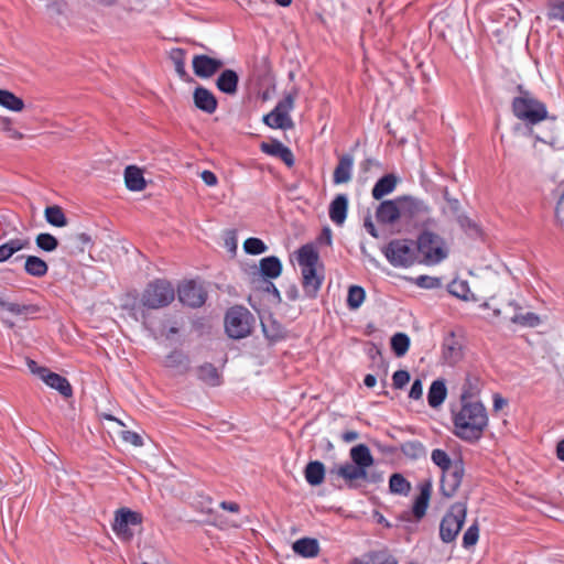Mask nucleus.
<instances>
[{"mask_svg": "<svg viewBox=\"0 0 564 564\" xmlns=\"http://www.w3.org/2000/svg\"><path fill=\"white\" fill-rule=\"evenodd\" d=\"M488 424L485 406L480 402L462 403L454 415L455 435L467 442L478 441Z\"/></svg>", "mask_w": 564, "mask_h": 564, "instance_id": "f257e3e1", "label": "nucleus"}, {"mask_svg": "<svg viewBox=\"0 0 564 564\" xmlns=\"http://www.w3.org/2000/svg\"><path fill=\"white\" fill-rule=\"evenodd\" d=\"M296 260L301 269L304 295L308 299H315L324 281L319 254L314 246L304 245L296 251Z\"/></svg>", "mask_w": 564, "mask_h": 564, "instance_id": "f03ea898", "label": "nucleus"}, {"mask_svg": "<svg viewBox=\"0 0 564 564\" xmlns=\"http://www.w3.org/2000/svg\"><path fill=\"white\" fill-rule=\"evenodd\" d=\"M419 263L424 265H436L447 259L449 248L445 239L431 230H423L416 239V253Z\"/></svg>", "mask_w": 564, "mask_h": 564, "instance_id": "7ed1b4c3", "label": "nucleus"}, {"mask_svg": "<svg viewBox=\"0 0 564 564\" xmlns=\"http://www.w3.org/2000/svg\"><path fill=\"white\" fill-rule=\"evenodd\" d=\"M520 96L512 100L513 115L527 124H536L547 117L546 106L530 91L519 87Z\"/></svg>", "mask_w": 564, "mask_h": 564, "instance_id": "20e7f679", "label": "nucleus"}, {"mask_svg": "<svg viewBox=\"0 0 564 564\" xmlns=\"http://www.w3.org/2000/svg\"><path fill=\"white\" fill-rule=\"evenodd\" d=\"M467 506L465 502H456L451 506L440 523V539L443 543H452L456 540L465 523Z\"/></svg>", "mask_w": 564, "mask_h": 564, "instance_id": "39448f33", "label": "nucleus"}, {"mask_svg": "<svg viewBox=\"0 0 564 564\" xmlns=\"http://www.w3.org/2000/svg\"><path fill=\"white\" fill-rule=\"evenodd\" d=\"M175 299L172 284L165 280H155L147 285L141 296L143 307L159 310L167 306Z\"/></svg>", "mask_w": 564, "mask_h": 564, "instance_id": "423d86ee", "label": "nucleus"}, {"mask_svg": "<svg viewBox=\"0 0 564 564\" xmlns=\"http://www.w3.org/2000/svg\"><path fill=\"white\" fill-rule=\"evenodd\" d=\"M423 204L421 200L410 195L399 196L390 199V226L395 221L410 226L422 213Z\"/></svg>", "mask_w": 564, "mask_h": 564, "instance_id": "0eeeda50", "label": "nucleus"}, {"mask_svg": "<svg viewBox=\"0 0 564 564\" xmlns=\"http://www.w3.org/2000/svg\"><path fill=\"white\" fill-rule=\"evenodd\" d=\"M253 315L243 306L230 307L225 317V329L229 337L241 339L250 335Z\"/></svg>", "mask_w": 564, "mask_h": 564, "instance_id": "6e6552de", "label": "nucleus"}, {"mask_svg": "<svg viewBox=\"0 0 564 564\" xmlns=\"http://www.w3.org/2000/svg\"><path fill=\"white\" fill-rule=\"evenodd\" d=\"M296 96L297 89L293 88L292 91L276 104L270 113L263 117L264 123L274 129L286 130L293 128L294 124L289 113L294 108Z\"/></svg>", "mask_w": 564, "mask_h": 564, "instance_id": "1a4fd4ad", "label": "nucleus"}, {"mask_svg": "<svg viewBox=\"0 0 564 564\" xmlns=\"http://www.w3.org/2000/svg\"><path fill=\"white\" fill-rule=\"evenodd\" d=\"M143 517L140 512L132 511L129 508H120L115 512L112 531L118 539L130 542L133 539V527L141 525Z\"/></svg>", "mask_w": 564, "mask_h": 564, "instance_id": "9d476101", "label": "nucleus"}, {"mask_svg": "<svg viewBox=\"0 0 564 564\" xmlns=\"http://www.w3.org/2000/svg\"><path fill=\"white\" fill-rule=\"evenodd\" d=\"M416 240L401 239L390 241V263L394 267H411L419 263Z\"/></svg>", "mask_w": 564, "mask_h": 564, "instance_id": "9b49d317", "label": "nucleus"}, {"mask_svg": "<svg viewBox=\"0 0 564 564\" xmlns=\"http://www.w3.org/2000/svg\"><path fill=\"white\" fill-rule=\"evenodd\" d=\"M364 228L373 238H384L388 234V200H382L375 207L373 214L364 219Z\"/></svg>", "mask_w": 564, "mask_h": 564, "instance_id": "f8f14e48", "label": "nucleus"}, {"mask_svg": "<svg viewBox=\"0 0 564 564\" xmlns=\"http://www.w3.org/2000/svg\"><path fill=\"white\" fill-rule=\"evenodd\" d=\"M40 312L35 304H24L13 301L9 294L0 293V318L8 322L9 317L32 316Z\"/></svg>", "mask_w": 564, "mask_h": 564, "instance_id": "ddd939ff", "label": "nucleus"}, {"mask_svg": "<svg viewBox=\"0 0 564 564\" xmlns=\"http://www.w3.org/2000/svg\"><path fill=\"white\" fill-rule=\"evenodd\" d=\"M419 489L420 494L419 496L415 497L411 511H405L401 516V520L410 521V518L412 516L416 522H420L425 517L432 495L431 481H422L419 486Z\"/></svg>", "mask_w": 564, "mask_h": 564, "instance_id": "4468645a", "label": "nucleus"}, {"mask_svg": "<svg viewBox=\"0 0 564 564\" xmlns=\"http://www.w3.org/2000/svg\"><path fill=\"white\" fill-rule=\"evenodd\" d=\"M442 473L440 490L444 497L451 498L455 495L462 484L464 475L463 465L456 463L453 467L443 470Z\"/></svg>", "mask_w": 564, "mask_h": 564, "instance_id": "2eb2a0df", "label": "nucleus"}, {"mask_svg": "<svg viewBox=\"0 0 564 564\" xmlns=\"http://www.w3.org/2000/svg\"><path fill=\"white\" fill-rule=\"evenodd\" d=\"M178 300L191 307H199L206 301V292L200 284L187 281L178 288Z\"/></svg>", "mask_w": 564, "mask_h": 564, "instance_id": "dca6fc26", "label": "nucleus"}, {"mask_svg": "<svg viewBox=\"0 0 564 564\" xmlns=\"http://www.w3.org/2000/svg\"><path fill=\"white\" fill-rule=\"evenodd\" d=\"M463 357V346L454 332H449L443 338L442 359L448 366L456 365Z\"/></svg>", "mask_w": 564, "mask_h": 564, "instance_id": "f3484780", "label": "nucleus"}, {"mask_svg": "<svg viewBox=\"0 0 564 564\" xmlns=\"http://www.w3.org/2000/svg\"><path fill=\"white\" fill-rule=\"evenodd\" d=\"M194 74L200 78H209L224 65L223 61L200 54L195 55L192 62Z\"/></svg>", "mask_w": 564, "mask_h": 564, "instance_id": "a211bd4d", "label": "nucleus"}, {"mask_svg": "<svg viewBox=\"0 0 564 564\" xmlns=\"http://www.w3.org/2000/svg\"><path fill=\"white\" fill-rule=\"evenodd\" d=\"M508 308L512 310V314H506V318L512 324L520 325L522 327H536L541 324V318L533 312H522V307L516 301L508 302Z\"/></svg>", "mask_w": 564, "mask_h": 564, "instance_id": "6ab92c4d", "label": "nucleus"}, {"mask_svg": "<svg viewBox=\"0 0 564 564\" xmlns=\"http://www.w3.org/2000/svg\"><path fill=\"white\" fill-rule=\"evenodd\" d=\"M193 99L195 106L206 113H214L217 109L218 102L216 97L210 90L203 86L195 88Z\"/></svg>", "mask_w": 564, "mask_h": 564, "instance_id": "aec40b11", "label": "nucleus"}, {"mask_svg": "<svg viewBox=\"0 0 564 564\" xmlns=\"http://www.w3.org/2000/svg\"><path fill=\"white\" fill-rule=\"evenodd\" d=\"M41 379L52 389L57 390L63 397L69 398L73 394L70 383L65 377L52 372L48 369L41 370Z\"/></svg>", "mask_w": 564, "mask_h": 564, "instance_id": "412c9836", "label": "nucleus"}, {"mask_svg": "<svg viewBox=\"0 0 564 564\" xmlns=\"http://www.w3.org/2000/svg\"><path fill=\"white\" fill-rule=\"evenodd\" d=\"M348 210V198L345 194H338L329 205L328 214L330 220L337 225L341 226L347 218Z\"/></svg>", "mask_w": 564, "mask_h": 564, "instance_id": "4be33fe9", "label": "nucleus"}, {"mask_svg": "<svg viewBox=\"0 0 564 564\" xmlns=\"http://www.w3.org/2000/svg\"><path fill=\"white\" fill-rule=\"evenodd\" d=\"M261 150L269 155L281 159L289 167L294 165V155L292 151L280 141L262 143Z\"/></svg>", "mask_w": 564, "mask_h": 564, "instance_id": "5701e85b", "label": "nucleus"}, {"mask_svg": "<svg viewBox=\"0 0 564 564\" xmlns=\"http://www.w3.org/2000/svg\"><path fill=\"white\" fill-rule=\"evenodd\" d=\"M330 474H336L348 484H352L355 480L365 479L367 477V470H364V468L352 463H345L337 468L332 469Z\"/></svg>", "mask_w": 564, "mask_h": 564, "instance_id": "b1692460", "label": "nucleus"}, {"mask_svg": "<svg viewBox=\"0 0 564 564\" xmlns=\"http://www.w3.org/2000/svg\"><path fill=\"white\" fill-rule=\"evenodd\" d=\"M292 550L297 555L311 558L318 555L319 543L314 538H301L293 543Z\"/></svg>", "mask_w": 564, "mask_h": 564, "instance_id": "393cba45", "label": "nucleus"}, {"mask_svg": "<svg viewBox=\"0 0 564 564\" xmlns=\"http://www.w3.org/2000/svg\"><path fill=\"white\" fill-rule=\"evenodd\" d=\"M239 77L232 69H225L217 78V88L227 95H235L238 88Z\"/></svg>", "mask_w": 564, "mask_h": 564, "instance_id": "a878e982", "label": "nucleus"}, {"mask_svg": "<svg viewBox=\"0 0 564 564\" xmlns=\"http://www.w3.org/2000/svg\"><path fill=\"white\" fill-rule=\"evenodd\" d=\"M447 388L445 380L437 379L432 382L427 392V403L431 408H438L446 399Z\"/></svg>", "mask_w": 564, "mask_h": 564, "instance_id": "bb28decb", "label": "nucleus"}, {"mask_svg": "<svg viewBox=\"0 0 564 564\" xmlns=\"http://www.w3.org/2000/svg\"><path fill=\"white\" fill-rule=\"evenodd\" d=\"M354 160L350 155H344L339 159L335 167L333 181L335 184H344L350 181Z\"/></svg>", "mask_w": 564, "mask_h": 564, "instance_id": "cd10ccee", "label": "nucleus"}, {"mask_svg": "<svg viewBox=\"0 0 564 564\" xmlns=\"http://www.w3.org/2000/svg\"><path fill=\"white\" fill-rule=\"evenodd\" d=\"M260 273L267 279H276L282 273V262L275 256L262 258L260 260Z\"/></svg>", "mask_w": 564, "mask_h": 564, "instance_id": "c85d7f7f", "label": "nucleus"}, {"mask_svg": "<svg viewBox=\"0 0 564 564\" xmlns=\"http://www.w3.org/2000/svg\"><path fill=\"white\" fill-rule=\"evenodd\" d=\"M124 182L126 186L133 192H140L145 187V180L142 171L134 166L129 165L124 170Z\"/></svg>", "mask_w": 564, "mask_h": 564, "instance_id": "c756f323", "label": "nucleus"}, {"mask_svg": "<svg viewBox=\"0 0 564 564\" xmlns=\"http://www.w3.org/2000/svg\"><path fill=\"white\" fill-rule=\"evenodd\" d=\"M30 247V239L28 238H15L10 239L0 246V262H4L10 259L15 252L26 249Z\"/></svg>", "mask_w": 564, "mask_h": 564, "instance_id": "7c9ffc66", "label": "nucleus"}, {"mask_svg": "<svg viewBox=\"0 0 564 564\" xmlns=\"http://www.w3.org/2000/svg\"><path fill=\"white\" fill-rule=\"evenodd\" d=\"M305 480L311 486H318L325 478V466L319 460L310 462L304 470Z\"/></svg>", "mask_w": 564, "mask_h": 564, "instance_id": "2f4dec72", "label": "nucleus"}, {"mask_svg": "<svg viewBox=\"0 0 564 564\" xmlns=\"http://www.w3.org/2000/svg\"><path fill=\"white\" fill-rule=\"evenodd\" d=\"M197 377L210 387H217L221 383V375L218 369L208 362L197 368Z\"/></svg>", "mask_w": 564, "mask_h": 564, "instance_id": "473e14b6", "label": "nucleus"}, {"mask_svg": "<svg viewBox=\"0 0 564 564\" xmlns=\"http://www.w3.org/2000/svg\"><path fill=\"white\" fill-rule=\"evenodd\" d=\"M350 458L352 464L364 468V470L370 467L373 463L369 448L364 444L354 446L350 449Z\"/></svg>", "mask_w": 564, "mask_h": 564, "instance_id": "72a5a7b5", "label": "nucleus"}, {"mask_svg": "<svg viewBox=\"0 0 564 564\" xmlns=\"http://www.w3.org/2000/svg\"><path fill=\"white\" fill-rule=\"evenodd\" d=\"M24 270L31 276L42 278L46 275L48 265L43 259L36 256H28L25 258Z\"/></svg>", "mask_w": 564, "mask_h": 564, "instance_id": "f704fd0d", "label": "nucleus"}, {"mask_svg": "<svg viewBox=\"0 0 564 564\" xmlns=\"http://www.w3.org/2000/svg\"><path fill=\"white\" fill-rule=\"evenodd\" d=\"M411 482L399 473L390 476V494L408 497L411 492Z\"/></svg>", "mask_w": 564, "mask_h": 564, "instance_id": "c9c22d12", "label": "nucleus"}, {"mask_svg": "<svg viewBox=\"0 0 564 564\" xmlns=\"http://www.w3.org/2000/svg\"><path fill=\"white\" fill-rule=\"evenodd\" d=\"M411 339L410 337L402 332L395 333L390 338V349L394 352L397 357H403L410 348Z\"/></svg>", "mask_w": 564, "mask_h": 564, "instance_id": "e433bc0d", "label": "nucleus"}, {"mask_svg": "<svg viewBox=\"0 0 564 564\" xmlns=\"http://www.w3.org/2000/svg\"><path fill=\"white\" fill-rule=\"evenodd\" d=\"M480 391V382L477 377L467 376L462 388L460 400L462 403L473 402L474 399Z\"/></svg>", "mask_w": 564, "mask_h": 564, "instance_id": "4c0bfd02", "label": "nucleus"}, {"mask_svg": "<svg viewBox=\"0 0 564 564\" xmlns=\"http://www.w3.org/2000/svg\"><path fill=\"white\" fill-rule=\"evenodd\" d=\"M44 216L46 221L55 227H64L67 225L66 216L63 212V209L57 206H47L44 210Z\"/></svg>", "mask_w": 564, "mask_h": 564, "instance_id": "58836bf2", "label": "nucleus"}, {"mask_svg": "<svg viewBox=\"0 0 564 564\" xmlns=\"http://www.w3.org/2000/svg\"><path fill=\"white\" fill-rule=\"evenodd\" d=\"M185 50L180 47L173 48L170 53V58L174 64L175 72L183 80L187 79L188 77V74L185 69Z\"/></svg>", "mask_w": 564, "mask_h": 564, "instance_id": "ea45409f", "label": "nucleus"}, {"mask_svg": "<svg viewBox=\"0 0 564 564\" xmlns=\"http://www.w3.org/2000/svg\"><path fill=\"white\" fill-rule=\"evenodd\" d=\"M0 106L11 111H21L24 108V102L11 91L0 89Z\"/></svg>", "mask_w": 564, "mask_h": 564, "instance_id": "a19ab883", "label": "nucleus"}, {"mask_svg": "<svg viewBox=\"0 0 564 564\" xmlns=\"http://www.w3.org/2000/svg\"><path fill=\"white\" fill-rule=\"evenodd\" d=\"M400 451L408 457L416 459L425 455V447L419 441H409L400 445Z\"/></svg>", "mask_w": 564, "mask_h": 564, "instance_id": "79ce46f5", "label": "nucleus"}, {"mask_svg": "<svg viewBox=\"0 0 564 564\" xmlns=\"http://www.w3.org/2000/svg\"><path fill=\"white\" fill-rule=\"evenodd\" d=\"M365 290L358 285H351L348 290L347 306L350 310H357L365 301Z\"/></svg>", "mask_w": 564, "mask_h": 564, "instance_id": "37998d69", "label": "nucleus"}, {"mask_svg": "<svg viewBox=\"0 0 564 564\" xmlns=\"http://www.w3.org/2000/svg\"><path fill=\"white\" fill-rule=\"evenodd\" d=\"M348 564H388V556L383 552H371L354 558Z\"/></svg>", "mask_w": 564, "mask_h": 564, "instance_id": "c03bdc74", "label": "nucleus"}, {"mask_svg": "<svg viewBox=\"0 0 564 564\" xmlns=\"http://www.w3.org/2000/svg\"><path fill=\"white\" fill-rule=\"evenodd\" d=\"M35 242L40 249L47 252L54 251L58 246L57 239L47 232L39 234L35 238Z\"/></svg>", "mask_w": 564, "mask_h": 564, "instance_id": "a18cd8bd", "label": "nucleus"}, {"mask_svg": "<svg viewBox=\"0 0 564 564\" xmlns=\"http://www.w3.org/2000/svg\"><path fill=\"white\" fill-rule=\"evenodd\" d=\"M431 459L436 466H438L442 469V471L454 466L448 454L441 448L432 451Z\"/></svg>", "mask_w": 564, "mask_h": 564, "instance_id": "49530a36", "label": "nucleus"}, {"mask_svg": "<svg viewBox=\"0 0 564 564\" xmlns=\"http://www.w3.org/2000/svg\"><path fill=\"white\" fill-rule=\"evenodd\" d=\"M479 539V525L476 522H474L464 533L463 535V547L464 549H470L471 546L476 545Z\"/></svg>", "mask_w": 564, "mask_h": 564, "instance_id": "de8ad7c7", "label": "nucleus"}, {"mask_svg": "<svg viewBox=\"0 0 564 564\" xmlns=\"http://www.w3.org/2000/svg\"><path fill=\"white\" fill-rule=\"evenodd\" d=\"M547 18L564 22V0H550Z\"/></svg>", "mask_w": 564, "mask_h": 564, "instance_id": "09e8293b", "label": "nucleus"}, {"mask_svg": "<svg viewBox=\"0 0 564 564\" xmlns=\"http://www.w3.org/2000/svg\"><path fill=\"white\" fill-rule=\"evenodd\" d=\"M243 249L249 254H261L267 251V245L259 238H248L243 243Z\"/></svg>", "mask_w": 564, "mask_h": 564, "instance_id": "8fccbe9b", "label": "nucleus"}, {"mask_svg": "<svg viewBox=\"0 0 564 564\" xmlns=\"http://www.w3.org/2000/svg\"><path fill=\"white\" fill-rule=\"evenodd\" d=\"M457 223L459 224L460 228L469 236L477 237L480 235V228L479 226L470 219L466 215H459L457 217Z\"/></svg>", "mask_w": 564, "mask_h": 564, "instance_id": "3c124183", "label": "nucleus"}, {"mask_svg": "<svg viewBox=\"0 0 564 564\" xmlns=\"http://www.w3.org/2000/svg\"><path fill=\"white\" fill-rule=\"evenodd\" d=\"M414 282L419 288L426 289V290L437 289L442 285L440 278L425 275V274H422V275H419L417 278H415Z\"/></svg>", "mask_w": 564, "mask_h": 564, "instance_id": "603ef678", "label": "nucleus"}, {"mask_svg": "<svg viewBox=\"0 0 564 564\" xmlns=\"http://www.w3.org/2000/svg\"><path fill=\"white\" fill-rule=\"evenodd\" d=\"M448 291L454 296L466 300L469 288L467 282L455 280L448 285Z\"/></svg>", "mask_w": 564, "mask_h": 564, "instance_id": "864d4df0", "label": "nucleus"}, {"mask_svg": "<svg viewBox=\"0 0 564 564\" xmlns=\"http://www.w3.org/2000/svg\"><path fill=\"white\" fill-rule=\"evenodd\" d=\"M408 370H398L392 375V386L394 389H403L410 382Z\"/></svg>", "mask_w": 564, "mask_h": 564, "instance_id": "5fc2aeb1", "label": "nucleus"}, {"mask_svg": "<svg viewBox=\"0 0 564 564\" xmlns=\"http://www.w3.org/2000/svg\"><path fill=\"white\" fill-rule=\"evenodd\" d=\"M386 194H388V174L382 175L372 189V196L376 199H381Z\"/></svg>", "mask_w": 564, "mask_h": 564, "instance_id": "6e6d98bb", "label": "nucleus"}, {"mask_svg": "<svg viewBox=\"0 0 564 564\" xmlns=\"http://www.w3.org/2000/svg\"><path fill=\"white\" fill-rule=\"evenodd\" d=\"M506 314H512V310L508 308V304L502 308H492V315L491 317H488L490 322L496 323L498 322H505L509 321V318H506Z\"/></svg>", "mask_w": 564, "mask_h": 564, "instance_id": "4d7b16f0", "label": "nucleus"}, {"mask_svg": "<svg viewBox=\"0 0 564 564\" xmlns=\"http://www.w3.org/2000/svg\"><path fill=\"white\" fill-rule=\"evenodd\" d=\"M423 395V384L421 379H415L412 382L411 389L409 391V398L412 400H420Z\"/></svg>", "mask_w": 564, "mask_h": 564, "instance_id": "13d9d810", "label": "nucleus"}, {"mask_svg": "<svg viewBox=\"0 0 564 564\" xmlns=\"http://www.w3.org/2000/svg\"><path fill=\"white\" fill-rule=\"evenodd\" d=\"M47 10L51 17L63 14L66 10V3L64 0H55L52 3L47 4Z\"/></svg>", "mask_w": 564, "mask_h": 564, "instance_id": "bf43d9fd", "label": "nucleus"}, {"mask_svg": "<svg viewBox=\"0 0 564 564\" xmlns=\"http://www.w3.org/2000/svg\"><path fill=\"white\" fill-rule=\"evenodd\" d=\"M123 440L134 446H142L143 445V440L142 437L135 433V432H132V431H126L123 432Z\"/></svg>", "mask_w": 564, "mask_h": 564, "instance_id": "052dcab7", "label": "nucleus"}, {"mask_svg": "<svg viewBox=\"0 0 564 564\" xmlns=\"http://www.w3.org/2000/svg\"><path fill=\"white\" fill-rule=\"evenodd\" d=\"M200 177L207 186H215L218 183V180H217V176L215 175V173L212 171H208V170L203 171L200 173Z\"/></svg>", "mask_w": 564, "mask_h": 564, "instance_id": "680f3d73", "label": "nucleus"}, {"mask_svg": "<svg viewBox=\"0 0 564 564\" xmlns=\"http://www.w3.org/2000/svg\"><path fill=\"white\" fill-rule=\"evenodd\" d=\"M285 296L290 301H297L300 299V291L295 284H290L285 290Z\"/></svg>", "mask_w": 564, "mask_h": 564, "instance_id": "e2e57ef3", "label": "nucleus"}, {"mask_svg": "<svg viewBox=\"0 0 564 564\" xmlns=\"http://www.w3.org/2000/svg\"><path fill=\"white\" fill-rule=\"evenodd\" d=\"M507 404H508V401L505 398H502L498 393L494 394V410L495 411L501 410Z\"/></svg>", "mask_w": 564, "mask_h": 564, "instance_id": "0e129e2a", "label": "nucleus"}, {"mask_svg": "<svg viewBox=\"0 0 564 564\" xmlns=\"http://www.w3.org/2000/svg\"><path fill=\"white\" fill-rule=\"evenodd\" d=\"M220 507L224 509V510H228L230 512H238L239 511V505L236 503V502H231V501H223L220 503Z\"/></svg>", "mask_w": 564, "mask_h": 564, "instance_id": "69168bd1", "label": "nucleus"}, {"mask_svg": "<svg viewBox=\"0 0 564 564\" xmlns=\"http://www.w3.org/2000/svg\"><path fill=\"white\" fill-rule=\"evenodd\" d=\"M28 367L29 369L31 370V372L37 375L40 378H41V370H46L47 368L45 367H40L35 361L33 360H29L28 361Z\"/></svg>", "mask_w": 564, "mask_h": 564, "instance_id": "338daca9", "label": "nucleus"}, {"mask_svg": "<svg viewBox=\"0 0 564 564\" xmlns=\"http://www.w3.org/2000/svg\"><path fill=\"white\" fill-rule=\"evenodd\" d=\"M556 455L560 460L564 462V440L560 441L556 446Z\"/></svg>", "mask_w": 564, "mask_h": 564, "instance_id": "774afa93", "label": "nucleus"}]
</instances>
